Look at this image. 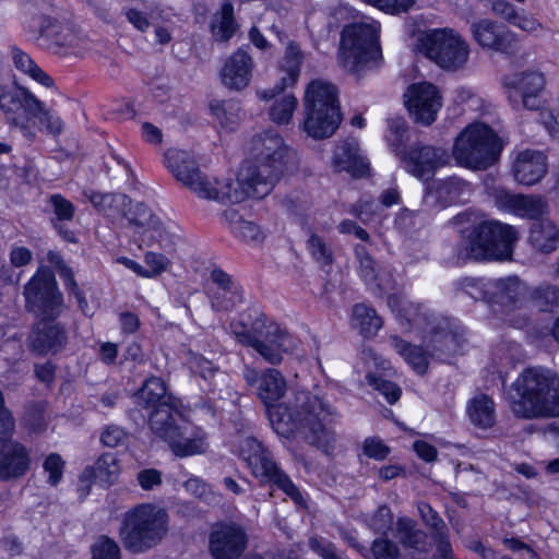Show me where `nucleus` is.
I'll use <instances>...</instances> for the list:
<instances>
[{"label":"nucleus","instance_id":"63","mask_svg":"<svg viewBox=\"0 0 559 559\" xmlns=\"http://www.w3.org/2000/svg\"><path fill=\"white\" fill-rule=\"evenodd\" d=\"M418 512L423 519V521L432 527L436 532H439L445 527L444 522L442 519L438 515L436 511L432 510V508L426 503V502H419L417 504Z\"/></svg>","mask_w":559,"mask_h":559},{"label":"nucleus","instance_id":"14","mask_svg":"<svg viewBox=\"0 0 559 559\" xmlns=\"http://www.w3.org/2000/svg\"><path fill=\"white\" fill-rule=\"evenodd\" d=\"M545 75L537 70H525L504 76L502 87L513 110H539L545 102Z\"/></svg>","mask_w":559,"mask_h":559},{"label":"nucleus","instance_id":"28","mask_svg":"<svg viewBox=\"0 0 559 559\" xmlns=\"http://www.w3.org/2000/svg\"><path fill=\"white\" fill-rule=\"evenodd\" d=\"M120 473L119 462L115 454L102 455L94 466L86 467L80 476V491L86 496L91 488L92 479H98L104 485H111Z\"/></svg>","mask_w":559,"mask_h":559},{"label":"nucleus","instance_id":"33","mask_svg":"<svg viewBox=\"0 0 559 559\" xmlns=\"http://www.w3.org/2000/svg\"><path fill=\"white\" fill-rule=\"evenodd\" d=\"M84 197L104 215L117 219L123 217L126 207L131 201L124 194L102 193L93 190L84 192Z\"/></svg>","mask_w":559,"mask_h":559},{"label":"nucleus","instance_id":"50","mask_svg":"<svg viewBox=\"0 0 559 559\" xmlns=\"http://www.w3.org/2000/svg\"><path fill=\"white\" fill-rule=\"evenodd\" d=\"M47 261L58 269L66 288L76 297L80 306L83 307V304H86V300L83 298L78 284L74 281L71 269L64 264L61 255L58 252L49 251L47 253Z\"/></svg>","mask_w":559,"mask_h":559},{"label":"nucleus","instance_id":"26","mask_svg":"<svg viewBox=\"0 0 559 559\" xmlns=\"http://www.w3.org/2000/svg\"><path fill=\"white\" fill-rule=\"evenodd\" d=\"M254 62L243 49L236 50L225 62L221 78L223 84L229 90L241 91L251 80Z\"/></svg>","mask_w":559,"mask_h":559},{"label":"nucleus","instance_id":"56","mask_svg":"<svg viewBox=\"0 0 559 559\" xmlns=\"http://www.w3.org/2000/svg\"><path fill=\"white\" fill-rule=\"evenodd\" d=\"M93 559H120V549L117 543L102 536L92 547Z\"/></svg>","mask_w":559,"mask_h":559},{"label":"nucleus","instance_id":"20","mask_svg":"<svg viewBox=\"0 0 559 559\" xmlns=\"http://www.w3.org/2000/svg\"><path fill=\"white\" fill-rule=\"evenodd\" d=\"M402 162L407 173L423 179L445 165L448 154L442 148L417 144L402 155Z\"/></svg>","mask_w":559,"mask_h":559},{"label":"nucleus","instance_id":"23","mask_svg":"<svg viewBox=\"0 0 559 559\" xmlns=\"http://www.w3.org/2000/svg\"><path fill=\"white\" fill-rule=\"evenodd\" d=\"M31 466L29 451L14 440L0 441V480L24 476Z\"/></svg>","mask_w":559,"mask_h":559},{"label":"nucleus","instance_id":"34","mask_svg":"<svg viewBox=\"0 0 559 559\" xmlns=\"http://www.w3.org/2000/svg\"><path fill=\"white\" fill-rule=\"evenodd\" d=\"M466 412L471 423L481 429L491 428L496 423V405L486 394L474 396L467 404Z\"/></svg>","mask_w":559,"mask_h":559},{"label":"nucleus","instance_id":"58","mask_svg":"<svg viewBox=\"0 0 559 559\" xmlns=\"http://www.w3.org/2000/svg\"><path fill=\"white\" fill-rule=\"evenodd\" d=\"M433 342L438 344V346H435L436 350L447 354H455L462 346L463 334L455 332L442 333L437 335Z\"/></svg>","mask_w":559,"mask_h":559},{"label":"nucleus","instance_id":"53","mask_svg":"<svg viewBox=\"0 0 559 559\" xmlns=\"http://www.w3.org/2000/svg\"><path fill=\"white\" fill-rule=\"evenodd\" d=\"M166 394V386L160 378L152 377L147 379L139 391V399L147 405H155Z\"/></svg>","mask_w":559,"mask_h":559},{"label":"nucleus","instance_id":"52","mask_svg":"<svg viewBox=\"0 0 559 559\" xmlns=\"http://www.w3.org/2000/svg\"><path fill=\"white\" fill-rule=\"evenodd\" d=\"M307 249L313 260L322 267L330 266L333 263V251L325 240L319 235L312 233L307 240Z\"/></svg>","mask_w":559,"mask_h":559},{"label":"nucleus","instance_id":"5","mask_svg":"<svg viewBox=\"0 0 559 559\" xmlns=\"http://www.w3.org/2000/svg\"><path fill=\"white\" fill-rule=\"evenodd\" d=\"M518 240L516 230L499 222H481L463 237L457 258L461 261L509 260Z\"/></svg>","mask_w":559,"mask_h":559},{"label":"nucleus","instance_id":"54","mask_svg":"<svg viewBox=\"0 0 559 559\" xmlns=\"http://www.w3.org/2000/svg\"><path fill=\"white\" fill-rule=\"evenodd\" d=\"M368 383L382 394L388 403L394 404L401 397V389L393 382L378 378L372 373L366 377Z\"/></svg>","mask_w":559,"mask_h":559},{"label":"nucleus","instance_id":"16","mask_svg":"<svg viewBox=\"0 0 559 559\" xmlns=\"http://www.w3.org/2000/svg\"><path fill=\"white\" fill-rule=\"evenodd\" d=\"M50 4L46 1L41 3L40 10L34 2L25 7V11L34 20L38 21V31L40 36L53 47L76 48L83 41V36L79 29L70 23H59L47 15Z\"/></svg>","mask_w":559,"mask_h":559},{"label":"nucleus","instance_id":"17","mask_svg":"<svg viewBox=\"0 0 559 559\" xmlns=\"http://www.w3.org/2000/svg\"><path fill=\"white\" fill-rule=\"evenodd\" d=\"M404 103L416 122L429 126L436 121L442 107V95L435 84L419 82L407 87Z\"/></svg>","mask_w":559,"mask_h":559},{"label":"nucleus","instance_id":"29","mask_svg":"<svg viewBox=\"0 0 559 559\" xmlns=\"http://www.w3.org/2000/svg\"><path fill=\"white\" fill-rule=\"evenodd\" d=\"M165 165L183 187L202 171L193 154L183 150H168L165 153Z\"/></svg>","mask_w":559,"mask_h":559},{"label":"nucleus","instance_id":"37","mask_svg":"<svg viewBox=\"0 0 559 559\" xmlns=\"http://www.w3.org/2000/svg\"><path fill=\"white\" fill-rule=\"evenodd\" d=\"M491 9L493 13L524 32L536 33L542 28L540 23L534 17L526 15L523 10L518 11L513 4L506 0L493 1Z\"/></svg>","mask_w":559,"mask_h":559},{"label":"nucleus","instance_id":"44","mask_svg":"<svg viewBox=\"0 0 559 559\" xmlns=\"http://www.w3.org/2000/svg\"><path fill=\"white\" fill-rule=\"evenodd\" d=\"M211 32L217 41H227L235 34L234 7L229 1H225L221 10L213 15Z\"/></svg>","mask_w":559,"mask_h":559},{"label":"nucleus","instance_id":"19","mask_svg":"<svg viewBox=\"0 0 559 559\" xmlns=\"http://www.w3.org/2000/svg\"><path fill=\"white\" fill-rule=\"evenodd\" d=\"M471 34L475 43L485 50L513 53L518 48V36L504 25L489 19L472 23Z\"/></svg>","mask_w":559,"mask_h":559},{"label":"nucleus","instance_id":"3","mask_svg":"<svg viewBox=\"0 0 559 559\" xmlns=\"http://www.w3.org/2000/svg\"><path fill=\"white\" fill-rule=\"evenodd\" d=\"M506 401L520 419L559 417V376L542 367L525 368L507 390Z\"/></svg>","mask_w":559,"mask_h":559},{"label":"nucleus","instance_id":"21","mask_svg":"<svg viewBox=\"0 0 559 559\" xmlns=\"http://www.w3.org/2000/svg\"><path fill=\"white\" fill-rule=\"evenodd\" d=\"M485 287L489 293V302L510 309H521L527 300L528 287L516 276L487 280Z\"/></svg>","mask_w":559,"mask_h":559},{"label":"nucleus","instance_id":"48","mask_svg":"<svg viewBox=\"0 0 559 559\" xmlns=\"http://www.w3.org/2000/svg\"><path fill=\"white\" fill-rule=\"evenodd\" d=\"M123 217L131 224L147 230L157 231L160 227L159 218L143 203L130 204Z\"/></svg>","mask_w":559,"mask_h":559},{"label":"nucleus","instance_id":"18","mask_svg":"<svg viewBox=\"0 0 559 559\" xmlns=\"http://www.w3.org/2000/svg\"><path fill=\"white\" fill-rule=\"evenodd\" d=\"M245 528L236 523H219L209 537V550L214 559H238L247 548Z\"/></svg>","mask_w":559,"mask_h":559},{"label":"nucleus","instance_id":"61","mask_svg":"<svg viewBox=\"0 0 559 559\" xmlns=\"http://www.w3.org/2000/svg\"><path fill=\"white\" fill-rule=\"evenodd\" d=\"M50 202L53 207V213L59 221H70L74 214L73 204L61 197L60 194H55L50 198Z\"/></svg>","mask_w":559,"mask_h":559},{"label":"nucleus","instance_id":"57","mask_svg":"<svg viewBox=\"0 0 559 559\" xmlns=\"http://www.w3.org/2000/svg\"><path fill=\"white\" fill-rule=\"evenodd\" d=\"M148 278H154L167 271L171 261L164 254L148 251L144 254Z\"/></svg>","mask_w":559,"mask_h":559},{"label":"nucleus","instance_id":"39","mask_svg":"<svg viewBox=\"0 0 559 559\" xmlns=\"http://www.w3.org/2000/svg\"><path fill=\"white\" fill-rule=\"evenodd\" d=\"M223 218L228 224L231 233L246 242L259 243L264 235L253 222L243 219L236 210L229 209L223 213Z\"/></svg>","mask_w":559,"mask_h":559},{"label":"nucleus","instance_id":"8","mask_svg":"<svg viewBox=\"0 0 559 559\" xmlns=\"http://www.w3.org/2000/svg\"><path fill=\"white\" fill-rule=\"evenodd\" d=\"M501 150V142L490 127L471 123L456 136L452 155L462 167L486 169L495 163Z\"/></svg>","mask_w":559,"mask_h":559},{"label":"nucleus","instance_id":"7","mask_svg":"<svg viewBox=\"0 0 559 559\" xmlns=\"http://www.w3.org/2000/svg\"><path fill=\"white\" fill-rule=\"evenodd\" d=\"M167 512L155 504L142 503L126 513L121 527L124 547L132 552L145 551L157 545L168 530Z\"/></svg>","mask_w":559,"mask_h":559},{"label":"nucleus","instance_id":"55","mask_svg":"<svg viewBox=\"0 0 559 559\" xmlns=\"http://www.w3.org/2000/svg\"><path fill=\"white\" fill-rule=\"evenodd\" d=\"M372 559H397L400 550L397 545L386 537L376 538L370 548Z\"/></svg>","mask_w":559,"mask_h":559},{"label":"nucleus","instance_id":"49","mask_svg":"<svg viewBox=\"0 0 559 559\" xmlns=\"http://www.w3.org/2000/svg\"><path fill=\"white\" fill-rule=\"evenodd\" d=\"M558 290L555 286L545 284L533 290L528 289L527 299L540 311H551L558 304Z\"/></svg>","mask_w":559,"mask_h":559},{"label":"nucleus","instance_id":"51","mask_svg":"<svg viewBox=\"0 0 559 559\" xmlns=\"http://www.w3.org/2000/svg\"><path fill=\"white\" fill-rule=\"evenodd\" d=\"M243 301L241 287L215 290L211 297L212 308L216 311H229Z\"/></svg>","mask_w":559,"mask_h":559},{"label":"nucleus","instance_id":"36","mask_svg":"<svg viewBox=\"0 0 559 559\" xmlns=\"http://www.w3.org/2000/svg\"><path fill=\"white\" fill-rule=\"evenodd\" d=\"M10 56L14 68L45 87L53 86V80L17 46L10 47Z\"/></svg>","mask_w":559,"mask_h":559},{"label":"nucleus","instance_id":"43","mask_svg":"<svg viewBox=\"0 0 559 559\" xmlns=\"http://www.w3.org/2000/svg\"><path fill=\"white\" fill-rule=\"evenodd\" d=\"M210 110L218 124L228 131L235 130L242 119L239 104L233 100H213Z\"/></svg>","mask_w":559,"mask_h":559},{"label":"nucleus","instance_id":"46","mask_svg":"<svg viewBox=\"0 0 559 559\" xmlns=\"http://www.w3.org/2000/svg\"><path fill=\"white\" fill-rule=\"evenodd\" d=\"M198 198L219 202L221 180L201 171L187 187Z\"/></svg>","mask_w":559,"mask_h":559},{"label":"nucleus","instance_id":"30","mask_svg":"<svg viewBox=\"0 0 559 559\" xmlns=\"http://www.w3.org/2000/svg\"><path fill=\"white\" fill-rule=\"evenodd\" d=\"M341 122L340 110L306 109L305 131L313 139H325L334 134Z\"/></svg>","mask_w":559,"mask_h":559},{"label":"nucleus","instance_id":"9","mask_svg":"<svg viewBox=\"0 0 559 559\" xmlns=\"http://www.w3.org/2000/svg\"><path fill=\"white\" fill-rule=\"evenodd\" d=\"M236 451L251 474L261 483H271L283 490L295 503L305 504V499L292 479L276 465L270 451L251 436H239Z\"/></svg>","mask_w":559,"mask_h":559},{"label":"nucleus","instance_id":"60","mask_svg":"<svg viewBox=\"0 0 559 559\" xmlns=\"http://www.w3.org/2000/svg\"><path fill=\"white\" fill-rule=\"evenodd\" d=\"M127 21L139 32L145 33L151 26V19L155 20L153 12L148 16L147 13L131 8L124 11Z\"/></svg>","mask_w":559,"mask_h":559},{"label":"nucleus","instance_id":"1","mask_svg":"<svg viewBox=\"0 0 559 559\" xmlns=\"http://www.w3.org/2000/svg\"><path fill=\"white\" fill-rule=\"evenodd\" d=\"M243 379L249 386L257 389V396L265 405L267 416L274 431L285 438L300 432L310 443L316 444L329 454L335 441L331 424L337 413L329 402L307 392H298L294 402H277L287 391L284 376L274 368L264 369L261 373L245 366Z\"/></svg>","mask_w":559,"mask_h":559},{"label":"nucleus","instance_id":"47","mask_svg":"<svg viewBox=\"0 0 559 559\" xmlns=\"http://www.w3.org/2000/svg\"><path fill=\"white\" fill-rule=\"evenodd\" d=\"M275 94L274 102L269 110L270 119L276 124H288L298 106V99L294 94Z\"/></svg>","mask_w":559,"mask_h":559},{"label":"nucleus","instance_id":"41","mask_svg":"<svg viewBox=\"0 0 559 559\" xmlns=\"http://www.w3.org/2000/svg\"><path fill=\"white\" fill-rule=\"evenodd\" d=\"M352 326L365 336H373L382 328V319L377 316L374 309L358 304L352 311Z\"/></svg>","mask_w":559,"mask_h":559},{"label":"nucleus","instance_id":"64","mask_svg":"<svg viewBox=\"0 0 559 559\" xmlns=\"http://www.w3.org/2000/svg\"><path fill=\"white\" fill-rule=\"evenodd\" d=\"M308 544L310 549L317 552L323 559H338L335 552L334 545L329 540L313 536L309 538Z\"/></svg>","mask_w":559,"mask_h":559},{"label":"nucleus","instance_id":"35","mask_svg":"<svg viewBox=\"0 0 559 559\" xmlns=\"http://www.w3.org/2000/svg\"><path fill=\"white\" fill-rule=\"evenodd\" d=\"M433 193L441 205L447 206L452 203L466 201L472 193V188L463 179L450 177L437 182Z\"/></svg>","mask_w":559,"mask_h":559},{"label":"nucleus","instance_id":"4","mask_svg":"<svg viewBox=\"0 0 559 559\" xmlns=\"http://www.w3.org/2000/svg\"><path fill=\"white\" fill-rule=\"evenodd\" d=\"M153 433L166 442L171 452L179 457L202 454L207 449L206 432L189 421L173 404L163 402L150 416Z\"/></svg>","mask_w":559,"mask_h":559},{"label":"nucleus","instance_id":"27","mask_svg":"<svg viewBox=\"0 0 559 559\" xmlns=\"http://www.w3.org/2000/svg\"><path fill=\"white\" fill-rule=\"evenodd\" d=\"M333 166L337 171H346L354 177L366 176L369 171V162L360 153L356 140H346L336 145L333 154Z\"/></svg>","mask_w":559,"mask_h":559},{"label":"nucleus","instance_id":"15","mask_svg":"<svg viewBox=\"0 0 559 559\" xmlns=\"http://www.w3.org/2000/svg\"><path fill=\"white\" fill-rule=\"evenodd\" d=\"M273 190L255 170L243 165L235 178L221 180L219 203L238 204L249 199L261 200Z\"/></svg>","mask_w":559,"mask_h":559},{"label":"nucleus","instance_id":"42","mask_svg":"<svg viewBox=\"0 0 559 559\" xmlns=\"http://www.w3.org/2000/svg\"><path fill=\"white\" fill-rule=\"evenodd\" d=\"M390 344L417 373L426 372L428 354L420 346L411 345L399 336H391Z\"/></svg>","mask_w":559,"mask_h":559},{"label":"nucleus","instance_id":"24","mask_svg":"<svg viewBox=\"0 0 559 559\" xmlns=\"http://www.w3.org/2000/svg\"><path fill=\"white\" fill-rule=\"evenodd\" d=\"M495 203L502 211L526 218H537L547 211V203L540 197L513 194L507 190H497Z\"/></svg>","mask_w":559,"mask_h":559},{"label":"nucleus","instance_id":"6","mask_svg":"<svg viewBox=\"0 0 559 559\" xmlns=\"http://www.w3.org/2000/svg\"><path fill=\"white\" fill-rule=\"evenodd\" d=\"M379 32L380 24L374 20L346 25L341 34L338 64L350 73L360 74L376 62L381 56Z\"/></svg>","mask_w":559,"mask_h":559},{"label":"nucleus","instance_id":"10","mask_svg":"<svg viewBox=\"0 0 559 559\" xmlns=\"http://www.w3.org/2000/svg\"><path fill=\"white\" fill-rule=\"evenodd\" d=\"M421 52L447 72H459L466 68L471 46L452 28L429 29L419 38Z\"/></svg>","mask_w":559,"mask_h":559},{"label":"nucleus","instance_id":"32","mask_svg":"<svg viewBox=\"0 0 559 559\" xmlns=\"http://www.w3.org/2000/svg\"><path fill=\"white\" fill-rule=\"evenodd\" d=\"M355 255L359 263V275L367 285L383 292L393 287L392 276L390 274H381L377 270L376 262L365 246H356Z\"/></svg>","mask_w":559,"mask_h":559},{"label":"nucleus","instance_id":"38","mask_svg":"<svg viewBox=\"0 0 559 559\" xmlns=\"http://www.w3.org/2000/svg\"><path fill=\"white\" fill-rule=\"evenodd\" d=\"M530 243L538 251L549 253L559 245V231L550 221L535 223L530 231Z\"/></svg>","mask_w":559,"mask_h":559},{"label":"nucleus","instance_id":"40","mask_svg":"<svg viewBox=\"0 0 559 559\" xmlns=\"http://www.w3.org/2000/svg\"><path fill=\"white\" fill-rule=\"evenodd\" d=\"M395 537L405 547L417 551L426 550L427 535L417 528L416 522L408 518H400L395 525Z\"/></svg>","mask_w":559,"mask_h":559},{"label":"nucleus","instance_id":"13","mask_svg":"<svg viewBox=\"0 0 559 559\" xmlns=\"http://www.w3.org/2000/svg\"><path fill=\"white\" fill-rule=\"evenodd\" d=\"M0 108L8 116L9 121L24 130L27 126L15 116L17 109H22L27 116L37 117L40 124L52 135L60 134L63 129L60 117L46 109L43 103L23 86L9 88L8 86L0 85Z\"/></svg>","mask_w":559,"mask_h":559},{"label":"nucleus","instance_id":"12","mask_svg":"<svg viewBox=\"0 0 559 559\" xmlns=\"http://www.w3.org/2000/svg\"><path fill=\"white\" fill-rule=\"evenodd\" d=\"M250 153L253 163L248 166L265 179L272 188L284 175L294 157L293 152L275 131L255 135L251 141Z\"/></svg>","mask_w":559,"mask_h":559},{"label":"nucleus","instance_id":"25","mask_svg":"<svg viewBox=\"0 0 559 559\" xmlns=\"http://www.w3.org/2000/svg\"><path fill=\"white\" fill-rule=\"evenodd\" d=\"M547 168L546 156L542 152L525 150L516 154L512 165V174L519 183L533 186L544 178Z\"/></svg>","mask_w":559,"mask_h":559},{"label":"nucleus","instance_id":"62","mask_svg":"<svg viewBox=\"0 0 559 559\" xmlns=\"http://www.w3.org/2000/svg\"><path fill=\"white\" fill-rule=\"evenodd\" d=\"M63 462L58 454H50L44 462V469L48 473V481L57 485L62 477Z\"/></svg>","mask_w":559,"mask_h":559},{"label":"nucleus","instance_id":"59","mask_svg":"<svg viewBox=\"0 0 559 559\" xmlns=\"http://www.w3.org/2000/svg\"><path fill=\"white\" fill-rule=\"evenodd\" d=\"M486 284L485 280L465 278L462 282V289L475 300L486 299L489 301V293L485 289Z\"/></svg>","mask_w":559,"mask_h":559},{"label":"nucleus","instance_id":"2","mask_svg":"<svg viewBox=\"0 0 559 559\" xmlns=\"http://www.w3.org/2000/svg\"><path fill=\"white\" fill-rule=\"evenodd\" d=\"M26 305L40 322L28 337L31 349L37 355L60 350L66 343V332L52 321L63 309V299L50 270L41 267L24 288Z\"/></svg>","mask_w":559,"mask_h":559},{"label":"nucleus","instance_id":"22","mask_svg":"<svg viewBox=\"0 0 559 559\" xmlns=\"http://www.w3.org/2000/svg\"><path fill=\"white\" fill-rule=\"evenodd\" d=\"M305 53L299 45L295 41H288L282 58L280 69L284 73L278 84L272 88L258 92V96L262 100H270L277 93H282L288 87H293L300 76L301 66L304 63Z\"/></svg>","mask_w":559,"mask_h":559},{"label":"nucleus","instance_id":"11","mask_svg":"<svg viewBox=\"0 0 559 559\" xmlns=\"http://www.w3.org/2000/svg\"><path fill=\"white\" fill-rule=\"evenodd\" d=\"M231 331L237 341L251 346L269 364L277 365L292 346L290 335L274 322L259 318L253 322L252 330L240 323H233Z\"/></svg>","mask_w":559,"mask_h":559},{"label":"nucleus","instance_id":"45","mask_svg":"<svg viewBox=\"0 0 559 559\" xmlns=\"http://www.w3.org/2000/svg\"><path fill=\"white\" fill-rule=\"evenodd\" d=\"M388 306L401 321L405 320L408 325L421 326L426 321V316L419 311V306L406 300L403 295H389Z\"/></svg>","mask_w":559,"mask_h":559},{"label":"nucleus","instance_id":"31","mask_svg":"<svg viewBox=\"0 0 559 559\" xmlns=\"http://www.w3.org/2000/svg\"><path fill=\"white\" fill-rule=\"evenodd\" d=\"M304 103L305 109L340 110L335 87L323 80H313L308 84Z\"/></svg>","mask_w":559,"mask_h":559}]
</instances>
